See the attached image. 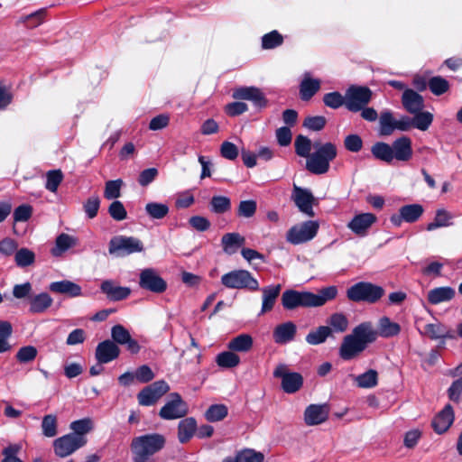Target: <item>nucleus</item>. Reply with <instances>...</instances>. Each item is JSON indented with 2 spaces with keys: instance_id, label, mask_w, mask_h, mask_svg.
<instances>
[{
  "instance_id": "28",
  "label": "nucleus",
  "mask_w": 462,
  "mask_h": 462,
  "mask_svg": "<svg viewBox=\"0 0 462 462\" xmlns=\"http://www.w3.org/2000/svg\"><path fill=\"white\" fill-rule=\"evenodd\" d=\"M422 335L427 336L430 339L436 340V339H453L455 338L454 332L448 328L446 325L443 323L438 321L436 323H430L427 324L424 327L423 332H421Z\"/></svg>"
},
{
  "instance_id": "39",
  "label": "nucleus",
  "mask_w": 462,
  "mask_h": 462,
  "mask_svg": "<svg viewBox=\"0 0 462 462\" xmlns=\"http://www.w3.org/2000/svg\"><path fill=\"white\" fill-rule=\"evenodd\" d=\"M453 215L444 208L436 211L435 217L432 222L426 226L427 231H433L439 227H446L453 225Z\"/></svg>"
},
{
  "instance_id": "48",
  "label": "nucleus",
  "mask_w": 462,
  "mask_h": 462,
  "mask_svg": "<svg viewBox=\"0 0 462 462\" xmlns=\"http://www.w3.org/2000/svg\"><path fill=\"white\" fill-rule=\"evenodd\" d=\"M231 208V200L226 196H213L210 200V210L215 214H224Z\"/></svg>"
},
{
  "instance_id": "34",
  "label": "nucleus",
  "mask_w": 462,
  "mask_h": 462,
  "mask_svg": "<svg viewBox=\"0 0 462 462\" xmlns=\"http://www.w3.org/2000/svg\"><path fill=\"white\" fill-rule=\"evenodd\" d=\"M245 239L239 233H226L221 238L223 251L227 254H234L238 248L244 245Z\"/></svg>"
},
{
  "instance_id": "54",
  "label": "nucleus",
  "mask_w": 462,
  "mask_h": 462,
  "mask_svg": "<svg viewBox=\"0 0 462 462\" xmlns=\"http://www.w3.org/2000/svg\"><path fill=\"white\" fill-rule=\"evenodd\" d=\"M63 180V173L60 170H51L46 173L45 188L51 192H56Z\"/></svg>"
},
{
  "instance_id": "41",
  "label": "nucleus",
  "mask_w": 462,
  "mask_h": 462,
  "mask_svg": "<svg viewBox=\"0 0 462 462\" xmlns=\"http://www.w3.org/2000/svg\"><path fill=\"white\" fill-rule=\"evenodd\" d=\"M144 210L151 219L161 220L169 214L170 208L166 203L148 202Z\"/></svg>"
},
{
  "instance_id": "59",
  "label": "nucleus",
  "mask_w": 462,
  "mask_h": 462,
  "mask_svg": "<svg viewBox=\"0 0 462 462\" xmlns=\"http://www.w3.org/2000/svg\"><path fill=\"white\" fill-rule=\"evenodd\" d=\"M324 104L332 109H337L343 105L346 106V96H342L339 92L334 91L324 95Z\"/></svg>"
},
{
  "instance_id": "14",
  "label": "nucleus",
  "mask_w": 462,
  "mask_h": 462,
  "mask_svg": "<svg viewBox=\"0 0 462 462\" xmlns=\"http://www.w3.org/2000/svg\"><path fill=\"white\" fill-rule=\"evenodd\" d=\"M424 212V208L420 204H408L402 206L397 214L390 217V222L393 226L398 227L402 222L415 223L418 221Z\"/></svg>"
},
{
  "instance_id": "5",
  "label": "nucleus",
  "mask_w": 462,
  "mask_h": 462,
  "mask_svg": "<svg viewBox=\"0 0 462 462\" xmlns=\"http://www.w3.org/2000/svg\"><path fill=\"white\" fill-rule=\"evenodd\" d=\"M221 283L228 289H247L254 291L259 289L258 281L246 270H234L221 277Z\"/></svg>"
},
{
  "instance_id": "51",
  "label": "nucleus",
  "mask_w": 462,
  "mask_h": 462,
  "mask_svg": "<svg viewBox=\"0 0 462 462\" xmlns=\"http://www.w3.org/2000/svg\"><path fill=\"white\" fill-rule=\"evenodd\" d=\"M124 182L121 179L108 180L105 184L104 197L110 200L116 199L121 196V189Z\"/></svg>"
},
{
  "instance_id": "46",
  "label": "nucleus",
  "mask_w": 462,
  "mask_h": 462,
  "mask_svg": "<svg viewBox=\"0 0 462 462\" xmlns=\"http://www.w3.org/2000/svg\"><path fill=\"white\" fill-rule=\"evenodd\" d=\"M35 261V254L25 247H23L15 252L14 262L20 268H25L32 265Z\"/></svg>"
},
{
  "instance_id": "3",
  "label": "nucleus",
  "mask_w": 462,
  "mask_h": 462,
  "mask_svg": "<svg viewBox=\"0 0 462 462\" xmlns=\"http://www.w3.org/2000/svg\"><path fill=\"white\" fill-rule=\"evenodd\" d=\"M316 151L306 161V169L312 174H325L329 170L330 162L337 155V146L332 143L315 144Z\"/></svg>"
},
{
  "instance_id": "16",
  "label": "nucleus",
  "mask_w": 462,
  "mask_h": 462,
  "mask_svg": "<svg viewBox=\"0 0 462 462\" xmlns=\"http://www.w3.org/2000/svg\"><path fill=\"white\" fill-rule=\"evenodd\" d=\"M291 199L300 212L308 217H314V196L309 189L294 185Z\"/></svg>"
},
{
  "instance_id": "1",
  "label": "nucleus",
  "mask_w": 462,
  "mask_h": 462,
  "mask_svg": "<svg viewBox=\"0 0 462 462\" xmlns=\"http://www.w3.org/2000/svg\"><path fill=\"white\" fill-rule=\"evenodd\" d=\"M337 292V288L334 285L322 288L318 293L290 289L282 292V305L287 310H293L298 308L321 307L328 301L334 300Z\"/></svg>"
},
{
  "instance_id": "40",
  "label": "nucleus",
  "mask_w": 462,
  "mask_h": 462,
  "mask_svg": "<svg viewBox=\"0 0 462 462\" xmlns=\"http://www.w3.org/2000/svg\"><path fill=\"white\" fill-rule=\"evenodd\" d=\"M392 150L393 148L391 144L383 142H377L372 146L371 152L375 159L386 163H392L393 161Z\"/></svg>"
},
{
  "instance_id": "37",
  "label": "nucleus",
  "mask_w": 462,
  "mask_h": 462,
  "mask_svg": "<svg viewBox=\"0 0 462 462\" xmlns=\"http://www.w3.org/2000/svg\"><path fill=\"white\" fill-rule=\"evenodd\" d=\"M396 119H394L393 112L383 110L379 116V133L380 135H391L396 130Z\"/></svg>"
},
{
  "instance_id": "19",
  "label": "nucleus",
  "mask_w": 462,
  "mask_h": 462,
  "mask_svg": "<svg viewBox=\"0 0 462 462\" xmlns=\"http://www.w3.org/2000/svg\"><path fill=\"white\" fill-rule=\"evenodd\" d=\"M100 291L111 301H119L127 299L131 294L129 287L119 286L113 280H105L100 284Z\"/></svg>"
},
{
  "instance_id": "30",
  "label": "nucleus",
  "mask_w": 462,
  "mask_h": 462,
  "mask_svg": "<svg viewBox=\"0 0 462 462\" xmlns=\"http://www.w3.org/2000/svg\"><path fill=\"white\" fill-rule=\"evenodd\" d=\"M79 244V239L66 233L60 234L55 239V245L51 253L54 257H60L69 249L75 247Z\"/></svg>"
},
{
  "instance_id": "27",
  "label": "nucleus",
  "mask_w": 462,
  "mask_h": 462,
  "mask_svg": "<svg viewBox=\"0 0 462 462\" xmlns=\"http://www.w3.org/2000/svg\"><path fill=\"white\" fill-rule=\"evenodd\" d=\"M453 421V408L450 404H447L444 409L434 417L432 427L437 433L442 434L449 429Z\"/></svg>"
},
{
  "instance_id": "9",
  "label": "nucleus",
  "mask_w": 462,
  "mask_h": 462,
  "mask_svg": "<svg viewBox=\"0 0 462 462\" xmlns=\"http://www.w3.org/2000/svg\"><path fill=\"white\" fill-rule=\"evenodd\" d=\"M273 376L282 380V389L286 393L298 392L303 384V377L297 372H290L284 364H280L273 371Z\"/></svg>"
},
{
  "instance_id": "18",
  "label": "nucleus",
  "mask_w": 462,
  "mask_h": 462,
  "mask_svg": "<svg viewBox=\"0 0 462 462\" xmlns=\"http://www.w3.org/2000/svg\"><path fill=\"white\" fill-rule=\"evenodd\" d=\"M328 404H310L304 411V421L308 426L319 425L328 420Z\"/></svg>"
},
{
  "instance_id": "63",
  "label": "nucleus",
  "mask_w": 462,
  "mask_h": 462,
  "mask_svg": "<svg viewBox=\"0 0 462 462\" xmlns=\"http://www.w3.org/2000/svg\"><path fill=\"white\" fill-rule=\"evenodd\" d=\"M328 323L332 328L331 330L333 329L336 332H344L348 327V320L342 313L332 314L329 318Z\"/></svg>"
},
{
  "instance_id": "33",
  "label": "nucleus",
  "mask_w": 462,
  "mask_h": 462,
  "mask_svg": "<svg viewBox=\"0 0 462 462\" xmlns=\"http://www.w3.org/2000/svg\"><path fill=\"white\" fill-rule=\"evenodd\" d=\"M53 300L47 292H41L29 298V310L32 313H43L51 305Z\"/></svg>"
},
{
  "instance_id": "45",
  "label": "nucleus",
  "mask_w": 462,
  "mask_h": 462,
  "mask_svg": "<svg viewBox=\"0 0 462 462\" xmlns=\"http://www.w3.org/2000/svg\"><path fill=\"white\" fill-rule=\"evenodd\" d=\"M355 382L360 388H373L378 383V373L374 369L355 376Z\"/></svg>"
},
{
  "instance_id": "49",
  "label": "nucleus",
  "mask_w": 462,
  "mask_h": 462,
  "mask_svg": "<svg viewBox=\"0 0 462 462\" xmlns=\"http://www.w3.org/2000/svg\"><path fill=\"white\" fill-rule=\"evenodd\" d=\"M413 127L420 131H426L429 129L433 121V115L428 111H420L412 114Z\"/></svg>"
},
{
  "instance_id": "64",
  "label": "nucleus",
  "mask_w": 462,
  "mask_h": 462,
  "mask_svg": "<svg viewBox=\"0 0 462 462\" xmlns=\"http://www.w3.org/2000/svg\"><path fill=\"white\" fill-rule=\"evenodd\" d=\"M20 450L21 446L19 444H10L3 449L2 455L4 458L1 462H23L17 457V454L20 452Z\"/></svg>"
},
{
  "instance_id": "38",
  "label": "nucleus",
  "mask_w": 462,
  "mask_h": 462,
  "mask_svg": "<svg viewBox=\"0 0 462 462\" xmlns=\"http://www.w3.org/2000/svg\"><path fill=\"white\" fill-rule=\"evenodd\" d=\"M401 332L398 323L392 321L388 317H382L378 321V336L388 338L397 336Z\"/></svg>"
},
{
  "instance_id": "11",
  "label": "nucleus",
  "mask_w": 462,
  "mask_h": 462,
  "mask_svg": "<svg viewBox=\"0 0 462 462\" xmlns=\"http://www.w3.org/2000/svg\"><path fill=\"white\" fill-rule=\"evenodd\" d=\"M87 443L86 437L73 435L72 433L66 434L58 438L53 442V448L55 454L60 457H65L71 455L79 448L84 447Z\"/></svg>"
},
{
  "instance_id": "57",
  "label": "nucleus",
  "mask_w": 462,
  "mask_h": 462,
  "mask_svg": "<svg viewBox=\"0 0 462 462\" xmlns=\"http://www.w3.org/2000/svg\"><path fill=\"white\" fill-rule=\"evenodd\" d=\"M70 429L73 430V435L85 437V434L93 429V421L89 418L74 420L70 423Z\"/></svg>"
},
{
  "instance_id": "25",
  "label": "nucleus",
  "mask_w": 462,
  "mask_h": 462,
  "mask_svg": "<svg viewBox=\"0 0 462 462\" xmlns=\"http://www.w3.org/2000/svg\"><path fill=\"white\" fill-rule=\"evenodd\" d=\"M456 297V290L450 286L436 287L427 293V300L430 305L449 302Z\"/></svg>"
},
{
  "instance_id": "23",
  "label": "nucleus",
  "mask_w": 462,
  "mask_h": 462,
  "mask_svg": "<svg viewBox=\"0 0 462 462\" xmlns=\"http://www.w3.org/2000/svg\"><path fill=\"white\" fill-rule=\"evenodd\" d=\"M393 160L408 162L412 157L411 140L408 136L397 138L391 144Z\"/></svg>"
},
{
  "instance_id": "55",
  "label": "nucleus",
  "mask_w": 462,
  "mask_h": 462,
  "mask_svg": "<svg viewBox=\"0 0 462 462\" xmlns=\"http://www.w3.org/2000/svg\"><path fill=\"white\" fill-rule=\"evenodd\" d=\"M295 152L297 155L308 158L311 153V141L304 135H298L294 142Z\"/></svg>"
},
{
  "instance_id": "36",
  "label": "nucleus",
  "mask_w": 462,
  "mask_h": 462,
  "mask_svg": "<svg viewBox=\"0 0 462 462\" xmlns=\"http://www.w3.org/2000/svg\"><path fill=\"white\" fill-rule=\"evenodd\" d=\"M253 344V337L249 334H240L228 342L227 348L234 352L245 353L251 350Z\"/></svg>"
},
{
  "instance_id": "56",
  "label": "nucleus",
  "mask_w": 462,
  "mask_h": 462,
  "mask_svg": "<svg viewBox=\"0 0 462 462\" xmlns=\"http://www.w3.org/2000/svg\"><path fill=\"white\" fill-rule=\"evenodd\" d=\"M12 325L8 321L0 320V353L6 352L10 349L8 338L12 334Z\"/></svg>"
},
{
  "instance_id": "44",
  "label": "nucleus",
  "mask_w": 462,
  "mask_h": 462,
  "mask_svg": "<svg viewBox=\"0 0 462 462\" xmlns=\"http://www.w3.org/2000/svg\"><path fill=\"white\" fill-rule=\"evenodd\" d=\"M216 363L221 368H233L239 365L240 357L234 351H224L216 356Z\"/></svg>"
},
{
  "instance_id": "10",
  "label": "nucleus",
  "mask_w": 462,
  "mask_h": 462,
  "mask_svg": "<svg viewBox=\"0 0 462 462\" xmlns=\"http://www.w3.org/2000/svg\"><path fill=\"white\" fill-rule=\"evenodd\" d=\"M189 412L187 403L178 393H171L170 400L161 408L159 416L167 420L185 417Z\"/></svg>"
},
{
  "instance_id": "31",
  "label": "nucleus",
  "mask_w": 462,
  "mask_h": 462,
  "mask_svg": "<svg viewBox=\"0 0 462 462\" xmlns=\"http://www.w3.org/2000/svg\"><path fill=\"white\" fill-rule=\"evenodd\" d=\"M320 88V80L312 79L310 72L304 73L300 85V95L302 100H310Z\"/></svg>"
},
{
  "instance_id": "29",
  "label": "nucleus",
  "mask_w": 462,
  "mask_h": 462,
  "mask_svg": "<svg viewBox=\"0 0 462 462\" xmlns=\"http://www.w3.org/2000/svg\"><path fill=\"white\" fill-rule=\"evenodd\" d=\"M49 290L52 292L67 295L70 298L82 295L81 287L69 280H62L50 283Z\"/></svg>"
},
{
  "instance_id": "35",
  "label": "nucleus",
  "mask_w": 462,
  "mask_h": 462,
  "mask_svg": "<svg viewBox=\"0 0 462 462\" xmlns=\"http://www.w3.org/2000/svg\"><path fill=\"white\" fill-rule=\"evenodd\" d=\"M197 430V421L194 418L189 417L181 420L178 425V439L184 444L190 440Z\"/></svg>"
},
{
  "instance_id": "21",
  "label": "nucleus",
  "mask_w": 462,
  "mask_h": 462,
  "mask_svg": "<svg viewBox=\"0 0 462 462\" xmlns=\"http://www.w3.org/2000/svg\"><path fill=\"white\" fill-rule=\"evenodd\" d=\"M120 349L112 340L106 339L99 343L96 348V358L100 364H107L118 357Z\"/></svg>"
},
{
  "instance_id": "22",
  "label": "nucleus",
  "mask_w": 462,
  "mask_h": 462,
  "mask_svg": "<svg viewBox=\"0 0 462 462\" xmlns=\"http://www.w3.org/2000/svg\"><path fill=\"white\" fill-rule=\"evenodd\" d=\"M376 221V217L372 213H361L356 215L347 224V227L356 235L363 236Z\"/></svg>"
},
{
  "instance_id": "20",
  "label": "nucleus",
  "mask_w": 462,
  "mask_h": 462,
  "mask_svg": "<svg viewBox=\"0 0 462 462\" xmlns=\"http://www.w3.org/2000/svg\"><path fill=\"white\" fill-rule=\"evenodd\" d=\"M366 347L353 334H349L343 338L339 348V356L344 360H351Z\"/></svg>"
},
{
  "instance_id": "32",
  "label": "nucleus",
  "mask_w": 462,
  "mask_h": 462,
  "mask_svg": "<svg viewBox=\"0 0 462 462\" xmlns=\"http://www.w3.org/2000/svg\"><path fill=\"white\" fill-rule=\"evenodd\" d=\"M281 290V284L269 285L262 288L263 303L261 313L271 311L273 309L276 300L280 295Z\"/></svg>"
},
{
  "instance_id": "58",
  "label": "nucleus",
  "mask_w": 462,
  "mask_h": 462,
  "mask_svg": "<svg viewBox=\"0 0 462 462\" xmlns=\"http://www.w3.org/2000/svg\"><path fill=\"white\" fill-rule=\"evenodd\" d=\"M430 90L436 96L447 92L449 88L448 81L440 76L431 78L428 83Z\"/></svg>"
},
{
  "instance_id": "50",
  "label": "nucleus",
  "mask_w": 462,
  "mask_h": 462,
  "mask_svg": "<svg viewBox=\"0 0 462 462\" xmlns=\"http://www.w3.org/2000/svg\"><path fill=\"white\" fill-rule=\"evenodd\" d=\"M45 14L46 9L42 8L28 15L21 17L19 22L26 24L28 28H35L43 23Z\"/></svg>"
},
{
  "instance_id": "62",
  "label": "nucleus",
  "mask_w": 462,
  "mask_h": 462,
  "mask_svg": "<svg viewBox=\"0 0 462 462\" xmlns=\"http://www.w3.org/2000/svg\"><path fill=\"white\" fill-rule=\"evenodd\" d=\"M99 208L100 199L98 196L89 197L83 204L84 212L90 219L97 217Z\"/></svg>"
},
{
  "instance_id": "53",
  "label": "nucleus",
  "mask_w": 462,
  "mask_h": 462,
  "mask_svg": "<svg viewBox=\"0 0 462 462\" xmlns=\"http://www.w3.org/2000/svg\"><path fill=\"white\" fill-rule=\"evenodd\" d=\"M42 434L47 438L55 437L57 430V417L53 414L45 415L42 420Z\"/></svg>"
},
{
  "instance_id": "17",
  "label": "nucleus",
  "mask_w": 462,
  "mask_h": 462,
  "mask_svg": "<svg viewBox=\"0 0 462 462\" xmlns=\"http://www.w3.org/2000/svg\"><path fill=\"white\" fill-rule=\"evenodd\" d=\"M297 326L292 321H286L277 325L273 331V341L281 346L287 345L295 339Z\"/></svg>"
},
{
  "instance_id": "8",
  "label": "nucleus",
  "mask_w": 462,
  "mask_h": 462,
  "mask_svg": "<svg viewBox=\"0 0 462 462\" xmlns=\"http://www.w3.org/2000/svg\"><path fill=\"white\" fill-rule=\"evenodd\" d=\"M372 91L367 87L351 86L346 91V107L351 112L362 110L371 100Z\"/></svg>"
},
{
  "instance_id": "26",
  "label": "nucleus",
  "mask_w": 462,
  "mask_h": 462,
  "mask_svg": "<svg viewBox=\"0 0 462 462\" xmlns=\"http://www.w3.org/2000/svg\"><path fill=\"white\" fill-rule=\"evenodd\" d=\"M353 336L357 338L365 347L374 343L377 337V330L369 321L362 322L352 330Z\"/></svg>"
},
{
  "instance_id": "60",
  "label": "nucleus",
  "mask_w": 462,
  "mask_h": 462,
  "mask_svg": "<svg viewBox=\"0 0 462 462\" xmlns=\"http://www.w3.org/2000/svg\"><path fill=\"white\" fill-rule=\"evenodd\" d=\"M37 348L33 346H25L19 348L15 357L21 364H26L33 361L37 356Z\"/></svg>"
},
{
  "instance_id": "4",
  "label": "nucleus",
  "mask_w": 462,
  "mask_h": 462,
  "mask_svg": "<svg viewBox=\"0 0 462 462\" xmlns=\"http://www.w3.org/2000/svg\"><path fill=\"white\" fill-rule=\"evenodd\" d=\"M384 294L383 287L368 282H359L349 287L346 291L348 300L355 302L375 303Z\"/></svg>"
},
{
  "instance_id": "47",
  "label": "nucleus",
  "mask_w": 462,
  "mask_h": 462,
  "mask_svg": "<svg viewBox=\"0 0 462 462\" xmlns=\"http://www.w3.org/2000/svg\"><path fill=\"white\" fill-rule=\"evenodd\" d=\"M228 409L225 404H213L205 412L207 420L210 422L220 421L227 416Z\"/></svg>"
},
{
  "instance_id": "61",
  "label": "nucleus",
  "mask_w": 462,
  "mask_h": 462,
  "mask_svg": "<svg viewBox=\"0 0 462 462\" xmlns=\"http://www.w3.org/2000/svg\"><path fill=\"white\" fill-rule=\"evenodd\" d=\"M110 217L116 221H122L127 217V212L124 204L119 200H114L108 207Z\"/></svg>"
},
{
  "instance_id": "24",
  "label": "nucleus",
  "mask_w": 462,
  "mask_h": 462,
  "mask_svg": "<svg viewBox=\"0 0 462 462\" xmlns=\"http://www.w3.org/2000/svg\"><path fill=\"white\" fill-rule=\"evenodd\" d=\"M402 104L409 114L420 112L424 108V99L421 95L413 89H404L402 96Z\"/></svg>"
},
{
  "instance_id": "15",
  "label": "nucleus",
  "mask_w": 462,
  "mask_h": 462,
  "mask_svg": "<svg viewBox=\"0 0 462 462\" xmlns=\"http://www.w3.org/2000/svg\"><path fill=\"white\" fill-rule=\"evenodd\" d=\"M233 98L237 100L251 101L254 106L264 108L268 105V100L263 91L256 87H240L234 89Z\"/></svg>"
},
{
  "instance_id": "43",
  "label": "nucleus",
  "mask_w": 462,
  "mask_h": 462,
  "mask_svg": "<svg viewBox=\"0 0 462 462\" xmlns=\"http://www.w3.org/2000/svg\"><path fill=\"white\" fill-rule=\"evenodd\" d=\"M283 42V36L277 30H273L262 36L261 47L263 50H273L282 46Z\"/></svg>"
},
{
  "instance_id": "52",
  "label": "nucleus",
  "mask_w": 462,
  "mask_h": 462,
  "mask_svg": "<svg viewBox=\"0 0 462 462\" xmlns=\"http://www.w3.org/2000/svg\"><path fill=\"white\" fill-rule=\"evenodd\" d=\"M238 462H263L264 455L254 448H244L236 452Z\"/></svg>"
},
{
  "instance_id": "7",
  "label": "nucleus",
  "mask_w": 462,
  "mask_h": 462,
  "mask_svg": "<svg viewBox=\"0 0 462 462\" xmlns=\"http://www.w3.org/2000/svg\"><path fill=\"white\" fill-rule=\"evenodd\" d=\"M319 224L308 220L292 226L286 233V240L291 245H300L312 240L318 234Z\"/></svg>"
},
{
  "instance_id": "13",
  "label": "nucleus",
  "mask_w": 462,
  "mask_h": 462,
  "mask_svg": "<svg viewBox=\"0 0 462 462\" xmlns=\"http://www.w3.org/2000/svg\"><path fill=\"white\" fill-rule=\"evenodd\" d=\"M139 286L153 293H162L167 289V282L154 269L146 268L140 273Z\"/></svg>"
},
{
  "instance_id": "12",
  "label": "nucleus",
  "mask_w": 462,
  "mask_h": 462,
  "mask_svg": "<svg viewBox=\"0 0 462 462\" xmlns=\"http://www.w3.org/2000/svg\"><path fill=\"white\" fill-rule=\"evenodd\" d=\"M170 390L169 384L164 380L156 381L144 387L137 394V400L142 406L155 404Z\"/></svg>"
},
{
  "instance_id": "2",
  "label": "nucleus",
  "mask_w": 462,
  "mask_h": 462,
  "mask_svg": "<svg viewBox=\"0 0 462 462\" xmlns=\"http://www.w3.org/2000/svg\"><path fill=\"white\" fill-rule=\"evenodd\" d=\"M166 439L159 433L134 437L130 444L133 462H156L155 455L165 446Z\"/></svg>"
},
{
  "instance_id": "42",
  "label": "nucleus",
  "mask_w": 462,
  "mask_h": 462,
  "mask_svg": "<svg viewBox=\"0 0 462 462\" xmlns=\"http://www.w3.org/2000/svg\"><path fill=\"white\" fill-rule=\"evenodd\" d=\"M331 334V328L328 326H319L315 330H311L306 336V342L311 346H317L324 343Z\"/></svg>"
},
{
  "instance_id": "6",
  "label": "nucleus",
  "mask_w": 462,
  "mask_h": 462,
  "mask_svg": "<svg viewBox=\"0 0 462 462\" xmlns=\"http://www.w3.org/2000/svg\"><path fill=\"white\" fill-rule=\"evenodd\" d=\"M143 249V242L134 236H116L110 239L108 245L109 254L117 257L140 253Z\"/></svg>"
}]
</instances>
